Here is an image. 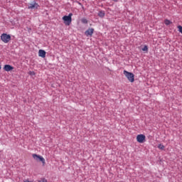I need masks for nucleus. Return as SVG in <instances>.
Instances as JSON below:
<instances>
[{"mask_svg":"<svg viewBox=\"0 0 182 182\" xmlns=\"http://www.w3.org/2000/svg\"><path fill=\"white\" fill-rule=\"evenodd\" d=\"M124 75L127 77V79L129 80V82H131V83H133V82H134V74L124 70Z\"/></svg>","mask_w":182,"mask_h":182,"instance_id":"f257e3e1","label":"nucleus"},{"mask_svg":"<svg viewBox=\"0 0 182 182\" xmlns=\"http://www.w3.org/2000/svg\"><path fill=\"white\" fill-rule=\"evenodd\" d=\"M72 16H73V14L70 13L68 16H64L63 17V21H64L65 25L69 26L70 23H72Z\"/></svg>","mask_w":182,"mask_h":182,"instance_id":"f03ea898","label":"nucleus"},{"mask_svg":"<svg viewBox=\"0 0 182 182\" xmlns=\"http://www.w3.org/2000/svg\"><path fill=\"white\" fill-rule=\"evenodd\" d=\"M32 157L33 159H34V160H36V161H41V163L43 164V166H45V164H46L45 158L43 157L42 156L38 155L36 154H33Z\"/></svg>","mask_w":182,"mask_h":182,"instance_id":"7ed1b4c3","label":"nucleus"},{"mask_svg":"<svg viewBox=\"0 0 182 182\" xmlns=\"http://www.w3.org/2000/svg\"><path fill=\"white\" fill-rule=\"evenodd\" d=\"M1 39L4 43H8L11 41V35L3 33L1 36Z\"/></svg>","mask_w":182,"mask_h":182,"instance_id":"20e7f679","label":"nucleus"},{"mask_svg":"<svg viewBox=\"0 0 182 182\" xmlns=\"http://www.w3.org/2000/svg\"><path fill=\"white\" fill-rule=\"evenodd\" d=\"M136 141L138 143H144V141H146V135L144 134H138L136 136Z\"/></svg>","mask_w":182,"mask_h":182,"instance_id":"39448f33","label":"nucleus"},{"mask_svg":"<svg viewBox=\"0 0 182 182\" xmlns=\"http://www.w3.org/2000/svg\"><path fill=\"white\" fill-rule=\"evenodd\" d=\"M28 9H38V8H39V4H38L36 2L31 3V4H28Z\"/></svg>","mask_w":182,"mask_h":182,"instance_id":"423d86ee","label":"nucleus"},{"mask_svg":"<svg viewBox=\"0 0 182 182\" xmlns=\"http://www.w3.org/2000/svg\"><path fill=\"white\" fill-rule=\"evenodd\" d=\"M95 32V29L94 28H88L85 34L86 35V36H92V35H93V33Z\"/></svg>","mask_w":182,"mask_h":182,"instance_id":"0eeeda50","label":"nucleus"},{"mask_svg":"<svg viewBox=\"0 0 182 182\" xmlns=\"http://www.w3.org/2000/svg\"><path fill=\"white\" fill-rule=\"evenodd\" d=\"M4 70L6 72H11V70H14V67L11 65H5L4 67Z\"/></svg>","mask_w":182,"mask_h":182,"instance_id":"6e6552de","label":"nucleus"},{"mask_svg":"<svg viewBox=\"0 0 182 182\" xmlns=\"http://www.w3.org/2000/svg\"><path fill=\"white\" fill-rule=\"evenodd\" d=\"M38 56H40V58H46V51L43 50H39Z\"/></svg>","mask_w":182,"mask_h":182,"instance_id":"1a4fd4ad","label":"nucleus"},{"mask_svg":"<svg viewBox=\"0 0 182 182\" xmlns=\"http://www.w3.org/2000/svg\"><path fill=\"white\" fill-rule=\"evenodd\" d=\"M105 11H101L98 13V16H100V18H105Z\"/></svg>","mask_w":182,"mask_h":182,"instance_id":"9d476101","label":"nucleus"},{"mask_svg":"<svg viewBox=\"0 0 182 182\" xmlns=\"http://www.w3.org/2000/svg\"><path fill=\"white\" fill-rule=\"evenodd\" d=\"M164 23H165V25L168 26V25H171V23H173V22H171V21L170 20H168V19H165Z\"/></svg>","mask_w":182,"mask_h":182,"instance_id":"9b49d317","label":"nucleus"},{"mask_svg":"<svg viewBox=\"0 0 182 182\" xmlns=\"http://www.w3.org/2000/svg\"><path fill=\"white\" fill-rule=\"evenodd\" d=\"M142 50L144 52H147L149 50V48L147 47V46H144V47L142 48Z\"/></svg>","mask_w":182,"mask_h":182,"instance_id":"f8f14e48","label":"nucleus"},{"mask_svg":"<svg viewBox=\"0 0 182 182\" xmlns=\"http://www.w3.org/2000/svg\"><path fill=\"white\" fill-rule=\"evenodd\" d=\"M82 23H87V19L86 18H82L81 19Z\"/></svg>","mask_w":182,"mask_h":182,"instance_id":"ddd939ff","label":"nucleus"},{"mask_svg":"<svg viewBox=\"0 0 182 182\" xmlns=\"http://www.w3.org/2000/svg\"><path fill=\"white\" fill-rule=\"evenodd\" d=\"M158 148L160 149V150H164V146L163 144H159L158 146Z\"/></svg>","mask_w":182,"mask_h":182,"instance_id":"4468645a","label":"nucleus"},{"mask_svg":"<svg viewBox=\"0 0 182 182\" xmlns=\"http://www.w3.org/2000/svg\"><path fill=\"white\" fill-rule=\"evenodd\" d=\"M28 75H31V76L35 75V72L34 71H29Z\"/></svg>","mask_w":182,"mask_h":182,"instance_id":"2eb2a0df","label":"nucleus"},{"mask_svg":"<svg viewBox=\"0 0 182 182\" xmlns=\"http://www.w3.org/2000/svg\"><path fill=\"white\" fill-rule=\"evenodd\" d=\"M38 182H48V180H46V178H43L40 180Z\"/></svg>","mask_w":182,"mask_h":182,"instance_id":"dca6fc26","label":"nucleus"},{"mask_svg":"<svg viewBox=\"0 0 182 182\" xmlns=\"http://www.w3.org/2000/svg\"><path fill=\"white\" fill-rule=\"evenodd\" d=\"M114 1H115V2L117 1V0H114Z\"/></svg>","mask_w":182,"mask_h":182,"instance_id":"f3484780","label":"nucleus"},{"mask_svg":"<svg viewBox=\"0 0 182 182\" xmlns=\"http://www.w3.org/2000/svg\"><path fill=\"white\" fill-rule=\"evenodd\" d=\"M1 69V65H0V70Z\"/></svg>","mask_w":182,"mask_h":182,"instance_id":"a211bd4d","label":"nucleus"}]
</instances>
